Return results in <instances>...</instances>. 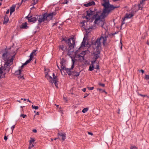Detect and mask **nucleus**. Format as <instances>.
I'll return each instance as SVG.
<instances>
[{"mask_svg":"<svg viewBox=\"0 0 149 149\" xmlns=\"http://www.w3.org/2000/svg\"><path fill=\"white\" fill-rule=\"evenodd\" d=\"M109 13L110 12L108 13V11H107L105 13H103V12L100 16L97 17V14H96L92 17L91 19V21H93L95 19L94 23L95 24H98L100 25L101 27H102L103 25L106 24L105 22V20L104 18L108 15Z\"/></svg>","mask_w":149,"mask_h":149,"instance_id":"f257e3e1","label":"nucleus"},{"mask_svg":"<svg viewBox=\"0 0 149 149\" xmlns=\"http://www.w3.org/2000/svg\"><path fill=\"white\" fill-rule=\"evenodd\" d=\"M104 3H102V5L104 6L103 13H106V12H110L111 11L114 10L115 8H118L119 6H114L113 5L110 4L109 3V0H103Z\"/></svg>","mask_w":149,"mask_h":149,"instance_id":"f03ea898","label":"nucleus"},{"mask_svg":"<svg viewBox=\"0 0 149 149\" xmlns=\"http://www.w3.org/2000/svg\"><path fill=\"white\" fill-rule=\"evenodd\" d=\"M52 18H53V17L51 13L49 14L45 13L44 14L39 16L38 24H40L42 22H44L45 20L49 22Z\"/></svg>","mask_w":149,"mask_h":149,"instance_id":"7ed1b4c3","label":"nucleus"},{"mask_svg":"<svg viewBox=\"0 0 149 149\" xmlns=\"http://www.w3.org/2000/svg\"><path fill=\"white\" fill-rule=\"evenodd\" d=\"M106 36L105 37L101 36L99 38H97L95 41H93L91 42V45H95V47H100L101 43H103V46H105L106 42L107 40V37Z\"/></svg>","mask_w":149,"mask_h":149,"instance_id":"20e7f679","label":"nucleus"},{"mask_svg":"<svg viewBox=\"0 0 149 149\" xmlns=\"http://www.w3.org/2000/svg\"><path fill=\"white\" fill-rule=\"evenodd\" d=\"M75 39L73 38L68 39L67 38H63L62 42H64L66 44H68L69 47H74L75 45Z\"/></svg>","mask_w":149,"mask_h":149,"instance_id":"39448f33","label":"nucleus"},{"mask_svg":"<svg viewBox=\"0 0 149 149\" xmlns=\"http://www.w3.org/2000/svg\"><path fill=\"white\" fill-rule=\"evenodd\" d=\"M99 47H96L95 50L92 54L93 59H97L100 57V52L99 49Z\"/></svg>","mask_w":149,"mask_h":149,"instance_id":"423d86ee","label":"nucleus"},{"mask_svg":"<svg viewBox=\"0 0 149 149\" xmlns=\"http://www.w3.org/2000/svg\"><path fill=\"white\" fill-rule=\"evenodd\" d=\"M6 48L2 51V52L3 53L2 57L4 60L8 59V56L9 54L8 50H10L11 49V47L9 48L8 49Z\"/></svg>","mask_w":149,"mask_h":149,"instance_id":"0eeeda50","label":"nucleus"},{"mask_svg":"<svg viewBox=\"0 0 149 149\" xmlns=\"http://www.w3.org/2000/svg\"><path fill=\"white\" fill-rule=\"evenodd\" d=\"M69 49H68V53L70 54H74L76 55L78 53V50H76L74 49L75 47H69Z\"/></svg>","mask_w":149,"mask_h":149,"instance_id":"6e6552de","label":"nucleus"},{"mask_svg":"<svg viewBox=\"0 0 149 149\" xmlns=\"http://www.w3.org/2000/svg\"><path fill=\"white\" fill-rule=\"evenodd\" d=\"M86 12L87 16H88V17H89L92 16H93L94 15H95V13L94 11H93V8H89L88 10L86 11Z\"/></svg>","mask_w":149,"mask_h":149,"instance_id":"1a4fd4ad","label":"nucleus"},{"mask_svg":"<svg viewBox=\"0 0 149 149\" xmlns=\"http://www.w3.org/2000/svg\"><path fill=\"white\" fill-rule=\"evenodd\" d=\"M142 5L139 4L138 5V8H136V7L135 6V7L132 9V13H136L139 10H142L143 8Z\"/></svg>","mask_w":149,"mask_h":149,"instance_id":"9d476101","label":"nucleus"},{"mask_svg":"<svg viewBox=\"0 0 149 149\" xmlns=\"http://www.w3.org/2000/svg\"><path fill=\"white\" fill-rule=\"evenodd\" d=\"M87 38L85 37L83 39V41L81 43V45L80 47H86L85 45H86L87 47H91V45L89 44L88 42H87L86 44V42L87 40Z\"/></svg>","mask_w":149,"mask_h":149,"instance_id":"9b49d317","label":"nucleus"},{"mask_svg":"<svg viewBox=\"0 0 149 149\" xmlns=\"http://www.w3.org/2000/svg\"><path fill=\"white\" fill-rule=\"evenodd\" d=\"M29 15L26 17V18H27L29 22H32L34 23L37 20V19L36 17H33L32 16H29Z\"/></svg>","mask_w":149,"mask_h":149,"instance_id":"f8f14e48","label":"nucleus"},{"mask_svg":"<svg viewBox=\"0 0 149 149\" xmlns=\"http://www.w3.org/2000/svg\"><path fill=\"white\" fill-rule=\"evenodd\" d=\"M86 51H82L80 54H76V57L77 58H82V60H84V56L86 54Z\"/></svg>","mask_w":149,"mask_h":149,"instance_id":"ddd939ff","label":"nucleus"},{"mask_svg":"<svg viewBox=\"0 0 149 149\" xmlns=\"http://www.w3.org/2000/svg\"><path fill=\"white\" fill-rule=\"evenodd\" d=\"M36 51L37 49L33 50V52L30 54V58L29 59L26 61L27 62L28 64L32 60V58L33 57V55H36L35 52Z\"/></svg>","mask_w":149,"mask_h":149,"instance_id":"4468645a","label":"nucleus"},{"mask_svg":"<svg viewBox=\"0 0 149 149\" xmlns=\"http://www.w3.org/2000/svg\"><path fill=\"white\" fill-rule=\"evenodd\" d=\"M58 136H61L62 137V141H63L65 140L66 137V134L65 133H63L61 132H58Z\"/></svg>","mask_w":149,"mask_h":149,"instance_id":"2eb2a0df","label":"nucleus"},{"mask_svg":"<svg viewBox=\"0 0 149 149\" xmlns=\"http://www.w3.org/2000/svg\"><path fill=\"white\" fill-rule=\"evenodd\" d=\"M65 60L64 58H62V59H61L60 63L61 65V69H64L65 68V65L64 64L65 63Z\"/></svg>","mask_w":149,"mask_h":149,"instance_id":"dca6fc26","label":"nucleus"},{"mask_svg":"<svg viewBox=\"0 0 149 149\" xmlns=\"http://www.w3.org/2000/svg\"><path fill=\"white\" fill-rule=\"evenodd\" d=\"M95 5V3L94 1L90 2L87 3L85 4L84 5L86 7H88L91 6H93Z\"/></svg>","mask_w":149,"mask_h":149,"instance_id":"f3484780","label":"nucleus"},{"mask_svg":"<svg viewBox=\"0 0 149 149\" xmlns=\"http://www.w3.org/2000/svg\"><path fill=\"white\" fill-rule=\"evenodd\" d=\"M62 70H65L66 72L69 76H70L72 74V72H71V70L70 68H66L65 67L64 69H62Z\"/></svg>","mask_w":149,"mask_h":149,"instance_id":"a211bd4d","label":"nucleus"},{"mask_svg":"<svg viewBox=\"0 0 149 149\" xmlns=\"http://www.w3.org/2000/svg\"><path fill=\"white\" fill-rule=\"evenodd\" d=\"M3 18L4 21L3 24H5L7 23L9 21V18L8 16L7 15H5L3 17Z\"/></svg>","mask_w":149,"mask_h":149,"instance_id":"6ab92c4d","label":"nucleus"},{"mask_svg":"<svg viewBox=\"0 0 149 149\" xmlns=\"http://www.w3.org/2000/svg\"><path fill=\"white\" fill-rule=\"evenodd\" d=\"M27 23L26 22H25L24 23H22L21 25L20 26V28L23 29H27L28 27V26H27Z\"/></svg>","mask_w":149,"mask_h":149,"instance_id":"aec40b11","label":"nucleus"},{"mask_svg":"<svg viewBox=\"0 0 149 149\" xmlns=\"http://www.w3.org/2000/svg\"><path fill=\"white\" fill-rule=\"evenodd\" d=\"M16 7L15 5H13L10 8V14L11 15L12 13L15 11V8Z\"/></svg>","mask_w":149,"mask_h":149,"instance_id":"412c9836","label":"nucleus"},{"mask_svg":"<svg viewBox=\"0 0 149 149\" xmlns=\"http://www.w3.org/2000/svg\"><path fill=\"white\" fill-rule=\"evenodd\" d=\"M71 58H72V65L71 68H70L71 70L73 69L74 68L75 61L76 60L75 58H73L72 57H71Z\"/></svg>","mask_w":149,"mask_h":149,"instance_id":"4be33fe9","label":"nucleus"},{"mask_svg":"<svg viewBox=\"0 0 149 149\" xmlns=\"http://www.w3.org/2000/svg\"><path fill=\"white\" fill-rule=\"evenodd\" d=\"M134 15V14H126L125 18H130Z\"/></svg>","mask_w":149,"mask_h":149,"instance_id":"5701e85b","label":"nucleus"},{"mask_svg":"<svg viewBox=\"0 0 149 149\" xmlns=\"http://www.w3.org/2000/svg\"><path fill=\"white\" fill-rule=\"evenodd\" d=\"M72 74H73L74 76L77 77L80 74V72H78L75 71H72Z\"/></svg>","mask_w":149,"mask_h":149,"instance_id":"b1692460","label":"nucleus"},{"mask_svg":"<svg viewBox=\"0 0 149 149\" xmlns=\"http://www.w3.org/2000/svg\"><path fill=\"white\" fill-rule=\"evenodd\" d=\"M22 71L21 69H19L15 71V74L16 75H20Z\"/></svg>","mask_w":149,"mask_h":149,"instance_id":"393cba45","label":"nucleus"},{"mask_svg":"<svg viewBox=\"0 0 149 149\" xmlns=\"http://www.w3.org/2000/svg\"><path fill=\"white\" fill-rule=\"evenodd\" d=\"M53 76V79H52L53 81L54 80H58V78L57 76H56L55 75V74L53 73L52 74Z\"/></svg>","mask_w":149,"mask_h":149,"instance_id":"a878e982","label":"nucleus"},{"mask_svg":"<svg viewBox=\"0 0 149 149\" xmlns=\"http://www.w3.org/2000/svg\"><path fill=\"white\" fill-rule=\"evenodd\" d=\"M94 69V65L93 64H91L89 67V70L90 71H92Z\"/></svg>","mask_w":149,"mask_h":149,"instance_id":"bb28decb","label":"nucleus"},{"mask_svg":"<svg viewBox=\"0 0 149 149\" xmlns=\"http://www.w3.org/2000/svg\"><path fill=\"white\" fill-rule=\"evenodd\" d=\"M58 80H54L53 81V82L54 83L55 86L57 88H58V84L57 83V82H58Z\"/></svg>","mask_w":149,"mask_h":149,"instance_id":"cd10ccee","label":"nucleus"},{"mask_svg":"<svg viewBox=\"0 0 149 149\" xmlns=\"http://www.w3.org/2000/svg\"><path fill=\"white\" fill-rule=\"evenodd\" d=\"M88 110V108L87 107L85 108H84L82 111V112L84 113H85Z\"/></svg>","mask_w":149,"mask_h":149,"instance_id":"c85d7f7f","label":"nucleus"},{"mask_svg":"<svg viewBox=\"0 0 149 149\" xmlns=\"http://www.w3.org/2000/svg\"><path fill=\"white\" fill-rule=\"evenodd\" d=\"M87 16H87V15L86 16L83 17V18H85L87 20V21H90L91 19L92 18H91L90 17H88Z\"/></svg>","mask_w":149,"mask_h":149,"instance_id":"c756f323","label":"nucleus"},{"mask_svg":"<svg viewBox=\"0 0 149 149\" xmlns=\"http://www.w3.org/2000/svg\"><path fill=\"white\" fill-rule=\"evenodd\" d=\"M30 139L31 140L29 141V143H32L33 142H34L35 141V140L33 138H31Z\"/></svg>","mask_w":149,"mask_h":149,"instance_id":"7c9ffc66","label":"nucleus"},{"mask_svg":"<svg viewBox=\"0 0 149 149\" xmlns=\"http://www.w3.org/2000/svg\"><path fill=\"white\" fill-rule=\"evenodd\" d=\"M98 90H99L100 91H101L102 93H105L106 94H107V92L105 91L104 90H103L101 88H98L97 89Z\"/></svg>","mask_w":149,"mask_h":149,"instance_id":"2f4dec72","label":"nucleus"},{"mask_svg":"<svg viewBox=\"0 0 149 149\" xmlns=\"http://www.w3.org/2000/svg\"><path fill=\"white\" fill-rule=\"evenodd\" d=\"M37 115V112H36V114H35V115H34L33 117V120H34V121H36V115Z\"/></svg>","mask_w":149,"mask_h":149,"instance_id":"473e14b6","label":"nucleus"},{"mask_svg":"<svg viewBox=\"0 0 149 149\" xmlns=\"http://www.w3.org/2000/svg\"><path fill=\"white\" fill-rule=\"evenodd\" d=\"M147 1V0H141V1H140V3L142 5H144L145 4L144 1Z\"/></svg>","mask_w":149,"mask_h":149,"instance_id":"72a5a7b5","label":"nucleus"},{"mask_svg":"<svg viewBox=\"0 0 149 149\" xmlns=\"http://www.w3.org/2000/svg\"><path fill=\"white\" fill-rule=\"evenodd\" d=\"M34 145L32 143H29V146L28 147L29 149L31 148L32 147H33Z\"/></svg>","mask_w":149,"mask_h":149,"instance_id":"f704fd0d","label":"nucleus"},{"mask_svg":"<svg viewBox=\"0 0 149 149\" xmlns=\"http://www.w3.org/2000/svg\"><path fill=\"white\" fill-rule=\"evenodd\" d=\"M37 3V0H33V3L32 4L34 6Z\"/></svg>","mask_w":149,"mask_h":149,"instance_id":"c9c22d12","label":"nucleus"},{"mask_svg":"<svg viewBox=\"0 0 149 149\" xmlns=\"http://www.w3.org/2000/svg\"><path fill=\"white\" fill-rule=\"evenodd\" d=\"M102 28H104L106 31L108 30V28L107 26H104V25H103V26Z\"/></svg>","mask_w":149,"mask_h":149,"instance_id":"e433bc0d","label":"nucleus"},{"mask_svg":"<svg viewBox=\"0 0 149 149\" xmlns=\"http://www.w3.org/2000/svg\"><path fill=\"white\" fill-rule=\"evenodd\" d=\"M138 94L139 95H140V96H141L142 97H148V96L146 95H142L141 94H140L139 93H138Z\"/></svg>","mask_w":149,"mask_h":149,"instance_id":"4c0bfd02","label":"nucleus"},{"mask_svg":"<svg viewBox=\"0 0 149 149\" xmlns=\"http://www.w3.org/2000/svg\"><path fill=\"white\" fill-rule=\"evenodd\" d=\"M130 149H138V148L135 146H132L131 147Z\"/></svg>","mask_w":149,"mask_h":149,"instance_id":"58836bf2","label":"nucleus"},{"mask_svg":"<svg viewBox=\"0 0 149 149\" xmlns=\"http://www.w3.org/2000/svg\"><path fill=\"white\" fill-rule=\"evenodd\" d=\"M32 107L33 109H35L36 110L37 109V106H34L33 105H32Z\"/></svg>","mask_w":149,"mask_h":149,"instance_id":"ea45409f","label":"nucleus"},{"mask_svg":"<svg viewBox=\"0 0 149 149\" xmlns=\"http://www.w3.org/2000/svg\"><path fill=\"white\" fill-rule=\"evenodd\" d=\"M93 28V26H91V27H87L85 29L88 31H89V29H92Z\"/></svg>","mask_w":149,"mask_h":149,"instance_id":"a19ab883","label":"nucleus"},{"mask_svg":"<svg viewBox=\"0 0 149 149\" xmlns=\"http://www.w3.org/2000/svg\"><path fill=\"white\" fill-rule=\"evenodd\" d=\"M101 11L100 10V11H97L96 12V13H95V14H97V17H98L99 16H100L99 15H98V14H100V13H101Z\"/></svg>","mask_w":149,"mask_h":149,"instance_id":"79ce46f5","label":"nucleus"},{"mask_svg":"<svg viewBox=\"0 0 149 149\" xmlns=\"http://www.w3.org/2000/svg\"><path fill=\"white\" fill-rule=\"evenodd\" d=\"M97 59H94V60L91 61V64L93 65V64L95 63V62L96 61Z\"/></svg>","mask_w":149,"mask_h":149,"instance_id":"37998d69","label":"nucleus"},{"mask_svg":"<svg viewBox=\"0 0 149 149\" xmlns=\"http://www.w3.org/2000/svg\"><path fill=\"white\" fill-rule=\"evenodd\" d=\"M51 13L53 17V16L55 15L56 14V13L55 12H53L52 13Z\"/></svg>","mask_w":149,"mask_h":149,"instance_id":"c03bdc74","label":"nucleus"},{"mask_svg":"<svg viewBox=\"0 0 149 149\" xmlns=\"http://www.w3.org/2000/svg\"><path fill=\"white\" fill-rule=\"evenodd\" d=\"M94 87H88V88L89 90H92L94 89Z\"/></svg>","mask_w":149,"mask_h":149,"instance_id":"a18cd8bd","label":"nucleus"},{"mask_svg":"<svg viewBox=\"0 0 149 149\" xmlns=\"http://www.w3.org/2000/svg\"><path fill=\"white\" fill-rule=\"evenodd\" d=\"M99 84L100 86L103 87H104L105 86V84H104L99 83Z\"/></svg>","mask_w":149,"mask_h":149,"instance_id":"49530a36","label":"nucleus"},{"mask_svg":"<svg viewBox=\"0 0 149 149\" xmlns=\"http://www.w3.org/2000/svg\"><path fill=\"white\" fill-rule=\"evenodd\" d=\"M26 116V115H24V114H21L20 115V116L22 117L23 118H25Z\"/></svg>","mask_w":149,"mask_h":149,"instance_id":"de8ad7c7","label":"nucleus"},{"mask_svg":"<svg viewBox=\"0 0 149 149\" xmlns=\"http://www.w3.org/2000/svg\"><path fill=\"white\" fill-rule=\"evenodd\" d=\"M15 128V125H13V126H12L11 128V129H12V132H13V130H14V128Z\"/></svg>","mask_w":149,"mask_h":149,"instance_id":"09e8293b","label":"nucleus"},{"mask_svg":"<svg viewBox=\"0 0 149 149\" xmlns=\"http://www.w3.org/2000/svg\"><path fill=\"white\" fill-rule=\"evenodd\" d=\"M45 77H47L48 76V72H47V71L45 72Z\"/></svg>","mask_w":149,"mask_h":149,"instance_id":"8fccbe9b","label":"nucleus"},{"mask_svg":"<svg viewBox=\"0 0 149 149\" xmlns=\"http://www.w3.org/2000/svg\"><path fill=\"white\" fill-rule=\"evenodd\" d=\"M86 22H88L87 21H86L85 20H84L83 21H82L81 22V24H83V25H84L85 23Z\"/></svg>","mask_w":149,"mask_h":149,"instance_id":"3c124183","label":"nucleus"},{"mask_svg":"<svg viewBox=\"0 0 149 149\" xmlns=\"http://www.w3.org/2000/svg\"><path fill=\"white\" fill-rule=\"evenodd\" d=\"M8 139V138L7 136H6V135H5L4 137V139L6 141H7Z\"/></svg>","mask_w":149,"mask_h":149,"instance_id":"603ef678","label":"nucleus"},{"mask_svg":"<svg viewBox=\"0 0 149 149\" xmlns=\"http://www.w3.org/2000/svg\"><path fill=\"white\" fill-rule=\"evenodd\" d=\"M61 49H62V50H64V49H66V47H59Z\"/></svg>","mask_w":149,"mask_h":149,"instance_id":"864d4df0","label":"nucleus"},{"mask_svg":"<svg viewBox=\"0 0 149 149\" xmlns=\"http://www.w3.org/2000/svg\"><path fill=\"white\" fill-rule=\"evenodd\" d=\"M95 68L97 69H99V65H96V68Z\"/></svg>","mask_w":149,"mask_h":149,"instance_id":"5fc2aeb1","label":"nucleus"},{"mask_svg":"<svg viewBox=\"0 0 149 149\" xmlns=\"http://www.w3.org/2000/svg\"><path fill=\"white\" fill-rule=\"evenodd\" d=\"M68 1L67 0H66L65 1V2H63V3H62V4H67V3H68Z\"/></svg>","mask_w":149,"mask_h":149,"instance_id":"6e6d98bb","label":"nucleus"},{"mask_svg":"<svg viewBox=\"0 0 149 149\" xmlns=\"http://www.w3.org/2000/svg\"><path fill=\"white\" fill-rule=\"evenodd\" d=\"M125 24V22H123V21H122V23H121V28H120L121 29V28H122V25H123V24Z\"/></svg>","mask_w":149,"mask_h":149,"instance_id":"4d7b16f0","label":"nucleus"},{"mask_svg":"<svg viewBox=\"0 0 149 149\" xmlns=\"http://www.w3.org/2000/svg\"><path fill=\"white\" fill-rule=\"evenodd\" d=\"M89 94H87V93H86V94H85V96L84 97V98H86V97H87L88 95Z\"/></svg>","mask_w":149,"mask_h":149,"instance_id":"13d9d810","label":"nucleus"},{"mask_svg":"<svg viewBox=\"0 0 149 149\" xmlns=\"http://www.w3.org/2000/svg\"><path fill=\"white\" fill-rule=\"evenodd\" d=\"M57 23H58V22H55V23H54L53 24V25H52V27H53L54 26L56 25V24H57Z\"/></svg>","mask_w":149,"mask_h":149,"instance_id":"bf43d9fd","label":"nucleus"},{"mask_svg":"<svg viewBox=\"0 0 149 149\" xmlns=\"http://www.w3.org/2000/svg\"><path fill=\"white\" fill-rule=\"evenodd\" d=\"M10 69V68H9L8 67H8H7V69L6 70V71L7 72H8L9 71Z\"/></svg>","mask_w":149,"mask_h":149,"instance_id":"052dcab7","label":"nucleus"},{"mask_svg":"<svg viewBox=\"0 0 149 149\" xmlns=\"http://www.w3.org/2000/svg\"><path fill=\"white\" fill-rule=\"evenodd\" d=\"M33 132H35V133H36L37 132V130L36 129H33L32 130Z\"/></svg>","mask_w":149,"mask_h":149,"instance_id":"680f3d73","label":"nucleus"},{"mask_svg":"<svg viewBox=\"0 0 149 149\" xmlns=\"http://www.w3.org/2000/svg\"><path fill=\"white\" fill-rule=\"evenodd\" d=\"M88 134H89L90 135H91V136L93 135V134L91 132H88Z\"/></svg>","mask_w":149,"mask_h":149,"instance_id":"e2e57ef3","label":"nucleus"},{"mask_svg":"<svg viewBox=\"0 0 149 149\" xmlns=\"http://www.w3.org/2000/svg\"><path fill=\"white\" fill-rule=\"evenodd\" d=\"M82 90L83 92H85L86 91V88H84L82 89Z\"/></svg>","mask_w":149,"mask_h":149,"instance_id":"0e129e2a","label":"nucleus"},{"mask_svg":"<svg viewBox=\"0 0 149 149\" xmlns=\"http://www.w3.org/2000/svg\"><path fill=\"white\" fill-rule=\"evenodd\" d=\"M9 13V10L8 9L6 11V14H8Z\"/></svg>","mask_w":149,"mask_h":149,"instance_id":"69168bd1","label":"nucleus"},{"mask_svg":"<svg viewBox=\"0 0 149 149\" xmlns=\"http://www.w3.org/2000/svg\"><path fill=\"white\" fill-rule=\"evenodd\" d=\"M139 71H141L142 73H143L144 72V70H140Z\"/></svg>","mask_w":149,"mask_h":149,"instance_id":"338daca9","label":"nucleus"},{"mask_svg":"<svg viewBox=\"0 0 149 149\" xmlns=\"http://www.w3.org/2000/svg\"><path fill=\"white\" fill-rule=\"evenodd\" d=\"M28 64V63H27V62L26 61V62L24 63H23L22 64L24 65H26L27 64Z\"/></svg>","mask_w":149,"mask_h":149,"instance_id":"774afa93","label":"nucleus"}]
</instances>
